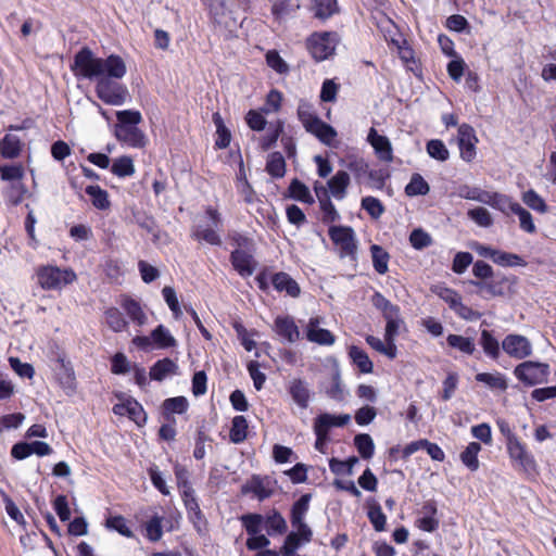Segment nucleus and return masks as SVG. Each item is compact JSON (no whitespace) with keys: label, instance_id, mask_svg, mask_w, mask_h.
Masks as SVG:
<instances>
[{"label":"nucleus","instance_id":"1","mask_svg":"<svg viewBox=\"0 0 556 556\" xmlns=\"http://www.w3.org/2000/svg\"><path fill=\"white\" fill-rule=\"evenodd\" d=\"M72 70L77 77L97 81L96 94L105 104L121 106L129 98L127 87L119 83L127 72L126 63L119 55L98 58L85 47L76 53Z\"/></svg>","mask_w":556,"mask_h":556},{"label":"nucleus","instance_id":"2","mask_svg":"<svg viewBox=\"0 0 556 556\" xmlns=\"http://www.w3.org/2000/svg\"><path fill=\"white\" fill-rule=\"evenodd\" d=\"M37 282L43 290H56L72 283L76 275L72 269H61L53 265L39 266L36 269Z\"/></svg>","mask_w":556,"mask_h":556},{"label":"nucleus","instance_id":"3","mask_svg":"<svg viewBox=\"0 0 556 556\" xmlns=\"http://www.w3.org/2000/svg\"><path fill=\"white\" fill-rule=\"evenodd\" d=\"M515 377L532 387L547 382L549 376V365L546 363L526 361L517 365L514 369Z\"/></svg>","mask_w":556,"mask_h":556},{"label":"nucleus","instance_id":"4","mask_svg":"<svg viewBox=\"0 0 556 556\" xmlns=\"http://www.w3.org/2000/svg\"><path fill=\"white\" fill-rule=\"evenodd\" d=\"M338 40L334 31L314 33L307 39V48L312 56L320 62L334 53Z\"/></svg>","mask_w":556,"mask_h":556},{"label":"nucleus","instance_id":"5","mask_svg":"<svg viewBox=\"0 0 556 556\" xmlns=\"http://www.w3.org/2000/svg\"><path fill=\"white\" fill-rule=\"evenodd\" d=\"M206 215L210 218L207 225H197L192 230V236L199 241H205L212 245H220L222 239L218 235L222 225L220 214L213 207L206 208Z\"/></svg>","mask_w":556,"mask_h":556},{"label":"nucleus","instance_id":"6","mask_svg":"<svg viewBox=\"0 0 556 556\" xmlns=\"http://www.w3.org/2000/svg\"><path fill=\"white\" fill-rule=\"evenodd\" d=\"M328 235L332 242L340 248L343 256H355L357 244L354 230L351 227L331 226Z\"/></svg>","mask_w":556,"mask_h":556},{"label":"nucleus","instance_id":"7","mask_svg":"<svg viewBox=\"0 0 556 556\" xmlns=\"http://www.w3.org/2000/svg\"><path fill=\"white\" fill-rule=\"evenodd\" d=\"M286 390L298 408L304 410L309 406L313 391L305 379L291 378L286 384Z\"/></svg>","mask_w":556,"mask_h":556},{"label":"nucleus","instance_id":"8","mask_svg":"<svg viewBox=\"0 0 556 556\" xmlns=\"http://www.w3.org/2000/svg\"><path fill=\"white\" fill-rule=\"evenodd\" d=\"M507 452L510 459L522 471L528 475L536 472V463L534 457L527 451L526 445L521 443L519 439L513 440V442L507 445Z\"/></svg>","mask_w":556,"mask_h":556},{"label":"nucleus","instance_id":"9","mask_svg":"<svg viewBox=\"0 0 556 556\" xmlns=\"http://www.w3.org/2000/svg\"><path fill=\"white\" fill-rule=\"evenodd\" d=\"M503 351L515 359H525L532 354V344L521 334H507L502 341Z\"/></svg>","mask_w":556,"mask_h":556},{"label":"nucleus","instance_id":"10","mask_svg":"<svg viewBox=\"0 0 556 556\" xmlns=\"http://www.w3.org/2000/svg\"><path fill=\"white\" fill-rule=\"evenodd\" d=\"M321 317L317 316L309 318L306 325L304 326L305 337L312 343L330 346L334 344L336 337L331 331L321 328Z\"/></svg>","mask_w":556,"mask_h":556},{"label":"nucleus","instance_id":"11","mask_svg":"<svg viewBox=\"0 0 556 556\" xmlns=\"http://www.w3.org/2000/svg\"><path fill=\"white\" fill-rule=\"evenodd\" d=\"M457 143L459 148L460 157L465 162H471L476 157V144L478 138L475 129L468 124H462L458 127Z\"/></svg>","mask_w":556,"mask_h":556},{"label":"nucleus","instance_id":"12","mask_svg":"<svg viewBox=\"0 0 556 556\" xmlns=\"http://www.w3.org/2000/svg\"><path fill=\"white\" fill-rule=\"evenodd\" d=\"M311 494H303L291 508V526L295 530H302L305 535V539H308V535H313L312 529L305 522V516L309 508Z\"/></svg>","mask_w":556,"mask_h":556},{"label":"nucleus","instance_id":"13","mask_svg":"<svg viewBox=\"0 0 556 556\" xmlns=\"http://www.w3.org/2000/svg\"><path fill=\"white\" fill-rule=\"evenodd\" d=\"M273 330L282 341L290 344L295 343L301 338L299 327L293 317L288 315L277 316L273 325Z\"/></svg>","mask_w":556,"mask_h":556},{"label":"nucleus","instance_id":"14","mask_svg":"<svg viewBox=\"0 0 556 556\" xmlns=\"http://www.w3.org/2000/svg\"><path fill=\"white\" fill-rule=\"evenodd\" d=\"M230 262L241 277H250L255 270L256 263L249 250L235 249L230 254Z\"/></svg>","mask_w":556,"mask_h":556},{"label":"nucleus","instance_id":"15","mask_svg":"<svg viewBox=\"0 0 556 556\" xmlns=\"http://www.w3.org/2000/svg\"><path fill=\"white\" fill-rule=\"evenodd\" d=\"M367 141L374 148L375 153L380 161L386 163H391L393 161V149L388 137L379 135L375 128H370Z\"/></svg>","mask_w":556,"mask_h":556},{"label":"nucleus","instance_id":"16","mask_svg":"<svg viewBox=\"0 0 556 556\" xmlns=\"http://www.w3.org/2000/svg\"><path fill=\"white\" fill-rule=\"evenodd\" d=\"M506 282L507 280L503 276H492L489 280L471 281V285L479 289L478 293L482 298L489 299L504 295Z\"/></svg>","mask_w":556,"mask_h":556},{"label":"nucleus","instance_id":"17","mask_svg":"<svg viewBox=\"0 0 556 556\" xmlns=\"http://www.w3.org/2000/svg\"><path fill=\"white\" fill-rule=\"evenodd\" d=\"M115 136L117 140L132 148H143L146 146V136L135 125H116Z\"/></svg>","mask_w":556,"mask_h":556},{"label":"nucleus","instance_id":"18","mask_svg":"<svg viewBox=\"0 0 556 556\" xmlns=\"http://www.w3.org/2000/svg\"><path fill=\"white\" fill-rule=\"evenodd\" d=\"M351 420L349 414L332 415L329 413H323L318 415L314 420V432H320L326 435L332 427H343Z\"/></svg>","mask_w":556,"mask_h":556},{"label":"nucleus","instance_id":"19","mask_svg":"<svg viewBox=\"0 0 556 556\" xmlns=\"http://www.w3.org/2000/svg\"><path fill=\"white\" fill-rule=\"evenodd\" d=\"M55 377L66 393H71L75 390V374L73 367L68 362H65L63 357L56 358V364L54 367Z\"/></svg>","mask_w":556,"mask_h":556},{"label":"nucleus","instance_id":"20","mask_svg":"<svg viewBox=\"0 0 556 556\" xmlns=\"http://www.w3.org/2000/svg\"><path fill=\"white\" fill-rule=\"evenodd\" d=\"M419 514L420 517L417 522L421 530L432 532L439 527V520L435 518L437 505L434 501L425 502Z\"/></svg>","mask_w":556,"mask_h":556},{"label":"nucleus","instance_id":"21","mask_svg":"<svg viewBox=\"0 0 556 556\" xmlns=\"http://www.w3.org/2000/svg\"><path fill=\"white\" fill-rule=\"evenodd\" d=\"M271 283L274 288L282 292L285 291L288 295L296 298L300 295L301 289L298 282L287 273L280 271L271 277Z\"/></svg>","mask_w":556,"mask_h":556},{"label":"nucleus","instance_id":"22","mask_svg":"<svg viewBox=\"0 0 556 556\" xmlns=\"http://www.w3.org/2000/svg\"><path fill=\"white\" fill-rule=\"evenodd\" d=\"M178 365L173 359L165 357L150 368L149 376L152 380L163 381L168 376L178 375Z\"/></svg>","mask_w":556,"mask_h":556},{"label":"nucleus","instance_id":"23","mask_svg":"<svg viewBox=\"0 0 556 556\" xmlns=\"http://www.w3.org/2000/svg\"><path fill=\"white\" fill-rule=\"evenodd\" d=\"M22 148V140L15 135L7 134L0 140V154L4 159H16L21 154Z\"/></svg>","mask_w":556,"mask_h":556},{"label":"nucleus","instance_id":"24","mask_svg":"<svg viewBox=\"0 0 556 556\" xmlns=\"http://www.w3.org/2000/svg\"><path fill=\"white\" fill-rule=\"evenodd\" d=\"M316 136L323 143L332 146L334 138L337 137L336 129L329 124L323 122L320 118L315 121L313 125L306 130Z\"/></svg>","mask_w":556,"mask_h":556},{"label":"nucleus","instance_id":"25","mask_svg":"<svg viewBox=\"0 0 556 556\" xmlns=\"http://www.w3.org/2000/svg\"><path fill=\"white\" fill-rule=\"evenodd\" d=\"M315 191H316L317 198L319 200V205H320V210L323 213V222L330 224V223H334V222L339 220L340 214L338 213L333 203L330 201V199L327 194V191L324 188H321L320 191H321L323 195H320V192L317 188H315Z\"/></svg>","mask_w":556,"mask_h":556},{"label":"nucleus","instance_id":"26","mask_svg":"<svg viewBox=\"0 0 556 556\" xmlns=\"http://www.w3.org/2000/svg\"><path fill=\"white\" fill-rule=\"evenodd\" d=\"M349 185L350 176L344 170L337 172L336 175L332 176L328 181L331 194L338 200L344 199Z\"/></svg>","mask_w":556,"mask_h":556},{"label":"nucleus","instance_id":"27","mask_svg":"<svg viewBox=\"0 0 556 556\" xmlns=\"http://www.w3.org/2000/svg\"><path fill=\"white\" fill-rule=\"evenodd\" d=\"M349 356L353 364L357 366L361 372L370 374L372 372L374 365L369 359L367 353L358 346L352 345L349 350Z\"/></svg>","mask_w":556,"mask_h":556},{"label":"nucleus","instance_id":"28","mask_svg":"<svg viewBox=\"0 0 556 556\" xmlns=\"http://www.w3.org/2000/svg\"><path fill=\"white\" fill-rule=\"evenodd\" d=\"M371 303L377 309L381 311L384 319L396 318V316L400 315V307L391 303L380 292H376L372 295Z\"/></svg>","mask_w":556,"mask_h":556},{"label":"nucleus","instance_id":"29","mask_svg":"<svg viewBox=\"0 0 556 556\" xmlns=\"http://www.w3.org/2000/svg\"><path fill=\"white\" fill-rule=\"evenodd\" d=\"M264 523L269 535L283 534L287 531V522L282 515L273 510L264 518Z\"/></svg>","mask_w":556,"mask_h":556},{"label":"nucleus","instance_id":"30","mask_svg":"<svg viewBox=\"0 0 556 556\" xmlns=\"http://www.w3.org/2000/svg\"><path fill=\"white\" fill-rule=\"evenodd\" d=\"M476 380L486 384L490 389L505 391L508 388L505 376L501 372H480Z\"/></svg>","mask_w":556,"mask_h":556},{"label":"nucleus","instance_id":"31","mask_svg":"<svg viewBox=\"0 0 556 556\" xmlns=\"http://www.w3.org/2000/svg\"><path fill=\"white\" fill-rule=\"evenodd\" d=\"M27 191V187L24 185L23 180H18L10 182L3 190V194L10 204L16 206L23 201Z\"/></svg>","mask_w":556,"mask_h":556},{"label":"nucleus","instance_id":"32","mask_svg":"<svg viewBox=\"0 0 556 556\" xmlns=\"http://www.w3.org/2000/svg\"><path fill=\"white\" fill-rule=\"evenodd\" d=\"M288 191H289L290 198H292L296 201L307 203V204L314 203V198H313L309 189L302 181H300L296 178H294L290 182Z\"/></svg>","mask_w":556,"mask_h":556},{"label":"nucleus","instance_id":"33","mask_svg":"<svg viewBox=\"0 0 556 556\" xmlns=\"http://www.w3.org/2000/svg\"><path fill=\"white\" fill-rule=\"evenodd\" d=\"M480 345L483 349V352L491 357L492 359H497L501 354V348L497 339L493 337V334L489 330H482L481 337L479 340Z\"/></svg>","mask_w":556,"mask_h":556},{"label":"nucleus","instance_id":"34","mask_svg":"<svg viewBox=\"0 0 556 556\" xmlns=\"http://www.w3.org/2000/svg\"><path fill=\"white\" fill-rule=\"evenodd\" d=\"M370 252L375 270L380 275L386 274L389 269V253L378 244H372L370 247Z\"/></svg>","mask_w":556,"mask_h":556},{"label":"nucleus","instance_id":"35","mask_svg":"<svg viewBox=\"0 0 556 556\" xmlns=\"http://www.w3.org/2000/svg\"><path fill=\"white\" fill-rule=\"evenodd\" d=\"M480 451V443L470 442L467 445V447L460 453V459L463 464L471 471H476L479 468L478 454Z\"/></svg>","mask_w":556,"mask_h":556},{"label":"nucleus","instance_id":"36","mask_svg":"<svg viewBox=\"0 0 556 556\" xmlns=\"http://www.w3.org/2000/svg\"><path fill=\"white\" fill-rule=\"evenodd\" d=\"M266 172L274 178H281L286 174V162L281 153L273 152L267 157Z\"/></svg>","mask_w":556,"mask_h":556},{"label":"nucleus","instance_id":"37","mask_svg":"<svg viewBox=\"0 0 556 556\" xmlns=\"http://www.w3.org/2000/svg\"><path fill=\"white\" fill-rule=\"evenodd\" d=\"M313 11L319 20L329 18L338 12L337 0H313Z\"/></svg>","mask_w":556,"mask_h":556},{"label":"nucleus","instance_id":"38","mask_svg":"<svg viewBox=\"0 0 556 556\" xmlns=\"http://www.w3.org/2000/svg\"><path fill=\"white\" fill-rule=\"evenodd\" d=\"M248 421L244 416H236L231 422L230 441L235 444L242 443L247 439Z\"/></svg>","mask_w":556,"mask_h":556},{"label":"nucleus","instance_id":"39","mask_svg":"<svg viewBox=\"0 0 556 556\" xmlns=\"http://www.w3.org/2000/svg\"><path fill=\"white\" fill-rule=\"evenodd\" d=\"M105 324L115 332H121L127 329L128 323L124 318L122 312L116 307H111L105 311Z\"/></svg>","mask_w":556,"mask_h":556},{"label":"nucleus","instance_id":"40","mask_svg":"<svg viewBox=\"0 0 556 556\" xmlns=\"http://www.w3.org/2000/svg\"><path fill=\"white\" fill-rule=\"evenodd\" d=\"M122 307L134 323L139 326L146 324L147 316L137 301L132 299H125L122 303Z\"/></svg>","mask_w":556,"mask_h":556},{"label":"nucleus","instance_id":"41","mask_svg":"<svg viewBox=\"0 0 556 556\" xmlns=\"http://www.w3.org/2000/svg\"><path fill=\"white\" fill-rule=\"evenodd\" d=\"M430 191L428 182L420 174H413L410 181L405 187V193L408 197L425 195Z\"/></svg>","mask_w":556,"mask_h":556},{"label":"nucleus","instance_id":"42","mask_svg":"<svg viewBox=\"0 0 556 556\" xmlns=\"http://www.w3.org/2000/svg\"><path fill=\"white\" fill-rule=\"evenodd\" d=\"M147 538L151 542H157L163 535L164 518L159 515H153L144 525Z\"/></svg>","mask_w":556,"mask_h":556},{"label":"nucleus","instance_id":"43","mask_svg":"<svg viewBox=\"0 0 556 556\" xmlns=\"http://www.w3.org/2000/svg\"><path fill=\"white\" fill-rule=\"evenodd\" d=\"M354 444L364 459H370L375 453V444L371 437L367 433L355 435Z\"/></svg>","mask_w":556,"mask_h":556},{"label":"nucleus","instance_id":"44","mask_svg":"<svg viewBox=\"0 0 556 556\" xmlns=\"http://www.w3.org/2000/svg\"><path fill=\"white\" fill-rule=\"evenodd\" d=\"M283 125L281 122H277L275 125H270L264 136L260 139V147L263 151L269 150L274 147L282 131Z\"/></svg>","mask_w":556,"mask_h":556},{"label":"nucleus","instance_id":"45","mask_svg":"<svg viewBox=\"0 0 556 556\" xmlns=\"http://www.w3.org/2000/svg\"><path fill=\"white\" fill-rule=\"evenodd\" d=\"M446 341L451 348L457 349L465 354L472 355L476 351L475 342L470 338L459 334H448Z\"/></svg>","mask_w":556,"mask_h":556},{"label":"nucleus","instance_id":"46","mask_svg":"<svg viewBox=\"0 0 556 556\" xmlns=\"http://www.w3.org/2000/svg\"><path fill=\"white\" fill-rule=\"evenodd\" d=\"M152 342H154L159 348L165 349V348H172L176 345L175 338L170 334L167 328H165L163 325H159L152 332H151Z\"/></svg>","mask_w":556,"mask_h":556},{"label":"nucleus","instance_id":"47","mask_svg":"<svg viewBox=\"0 0 556 556\" xmlns=\"http://www.w3.org/2000/svg\"><path fill=\"white\" fill-rule=\"evenodd\" d=\"M522 201L528 207L541 214H545L548 211V206L544 199L533 189H530L522 194Z\"/></svg>","mask_w":556,"mask_h":556},{"label":"nucleus","instance_id":"48","mask_svg":"<svg viewBox=\"0 0 556 556\" xmlns=\"http://www.w3.org/2000/svg\"><path fill=\"white\" fill-rule=\"evenodd\" d=\"M86 193L90 197L93 206L97 208L106 210L110 207L108 192L99 186H88Z\"/></svg>","mask_w":556,"mask_h":556},{"label":"nucleus","instance_id":"49","mask_svg":"<svg viewBox=\"0 0 556 556\" xmlns=\"http://www.w3.org/2000/svg\"><path fill=\"white\" fill-rule=\"evenodd\" d=\"M188 517L190 521L193 523L194 528L199 533H204L206 531L207 521L200 508L199 503H191V505L186 506Z\"/></svg>","mask_w":556,"mask_h":556},{"label":"nucleus","instance_id":"50","mask_svg":"<svg viewBox=\"0 0 556 556\" xmlns=\"http://www.w3.org/2000/svg\"><path fill=\"white\" fill-rule=\"evenodd\" d=\"M111 172L118 177L131 176L135 173L134 161L130 156H121L114 160Z\"/></svg>","mask_w":556,"mask_h":556},{"label":"nucleus","instance_id":"51","mask_svg":"<svg viewBox=\"0 0 556 556\" xmlns=\"http://www.w3.org/2000/svg\"><path fill=\"white\" fill-rule=\"evenodd\" d=\"M298 117L306 130L309 128V125H313L315 121L319 119L314 111L313 105L304 100L299 102Z\"/></svg>","mask_w":556,"mask_h":556},{"label":"nucleus","instance_id":"52","mask_svg":"<svg viewBox=\"0 0 556 556\" xmlns=\"http://www.w3.org/2000/svg\"><path fill=\"white\" fill-rule=\"evenodd\" d=\"M491 193L492 192L482 190L477 187L462 186L459 188V197L467 200L478 201L483 204H488V202H490Z\"/></svg>","mask_w":556,"mask_h":556},{"label":"nucleus","instance_id":"53","mask_svg":"<svg viewBox=\"0 0 556 556\" xmlns=\"http://www.w3.org/2000/svg\"><path fill=\"white\" fill-rule=\"evenodd\" d=\"M24 174L25 170L21 164L0 165V179L9 184L23 180Z\"/></svg>","mask_w":556,"mask_h":556},{"label":"nucleus","instance_id":"54","mask_svg":"<svg viewBox=\"0 0 556 556\" xmlns=\"http://www.w3.org/2000/svg\"><path fill=\"white\" fill-rule=\"evenodd\" d=\"M300 3H293L291 0H276L271 8V13L278 20L285 18L295 12Z\"/></svg>","mask_w":556,"mask_h":556},{"label":"nucleus","instance_id":"55","mask_svg":"<svg viewBox=\"0 0 556 556\" xmlns=\"http://www.w3.org/2000/svg\"><path fill=\"white\" fill-rule=\"evenodd\" d=\"M513 207V213L519 218L520 228L528 233H534L536 231V227L533 223L532 215L519 203Z\"/></svg>","mask_w":556,"mask_h":556},{"label":"nucleus","instance_id":"56","mask_svg":"<svg viewBox=\"0 0 556 556\" xmlns=\"http://www.w3.org/2000/svg\"><path fill=\"white\" fill-rule=\"evenodd\" d=\"M427 152L432 157L440 162H444L450 157V152L442 140L432 139L427 142Z\"/></svg>","mask_w":556,"mask_h":556},{"label":"nucleus","instance_id":"57","mask_svg":"<svg viewBox=\"0 0 556 556\" xmlns=\"http://www.w3.org/2000/svg\"><path fill=\"white\" fill-rule=\"evenodd\" d=\"M240 520L249 535L261 533V527L264 523V517L258 514H247L240 517Z\"/></svg>","mask_w":556,"mask_h":556},{"label":"nucleus","instance_id":"58","mask_svg":"<svg viewBox=\"0 0 556 556\" xmlns=\"http://www.w3.org/2000/svg\"><path fill=\"white\" fill-rule=\"evenodd\" d=\"M518 202H514L510 198L500 194L496 192H492L490 195V202L488 205L502 211L503 213H507L508 211L513 213V206L517 205Z\"/></svg>","mask_w":556,"mask_h":556},{"label":"nucleus","instance_id":"59","mask_svg":"<svg viewBox=\"0 0 556 556\" xmlns=\"http://www.w3.org/2000/svg\"><path fill=\"white\" fill-rule=\"evenodd\" d=\"M493 262L501 266H522L525 261L517 254L495 250Z\"/></svg>","mask_w":556,"mask_h":556},{"label":"nucleus","instance_id":"60","mask_svg":"<svg viewBox=\"0 0 556 556\" xmlns=\"http://www.w3.org/2000/svg\"><path fill=\"white\" fill-rule=\"evenodd\" d=\"M126 410H127V415L132 421H135L137 425H141L143 422H146V414H144V410L142 408V406L136 401V400H132V399H127L126 400Z\"/></svg>","mask_w":556,"mask_h":556},{"label":"nucleus","instance_id":"61","mask_svg":"<svg viewBox=\"0 0 556 556\" xmlns=\"http://www.w3.org/2000/svg\"><path fill=\"white\" fill-rule=\"evenodd\" d=\"M468 216L471 220H473L477 225L481 227H490L493 224V218L490 212L484 207H476L468 211Z\"/></svg>","mask_w":556,"mask_h":556},{"label":"nucleus","instance_id":"62","mask_svg":"<svg viewBox=\"0 0 556 556\" xmlns=\"http://www.w3.org/2000/svg\"><path fill=\"white\" fill-rule=\"evenodd\" d=\"M362 208H364L372 218H379L384 212L381 201L374 197L363 198Z\"/></svg>","mask_w":556,"mask_h":556},{"label":"nucleus","instance_id":"63","mask_svg":"<svg viewBox=\"0 0 556 556\" xmlns=\"http://www.w3.org/2000/svg\"><path fill=\"white\" fill-rule=\"evenodd\" d=\"M409 242L416 250H422L432 243L431 236L422 229H414L409 236Z\"/></svg>","mask_w":556,"mask_h":556},{"label":"nucleus","instance_id":"64","mask_svg":"<svg viewBox=\"0 0 556 556\" xmlns=\"http://www.w3.org/2000/svg\"><path fill=\"white\" fill-rule=\"evenodd\" d=\"M163 407L167 413L182 414L188 408V401L185 396L170 397L164 401Z\"/></svg>","mask_w":556,"mask_h":556}]
</instances>
